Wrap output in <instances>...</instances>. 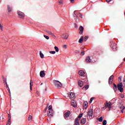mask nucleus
<instances>
[{
  "mask_svg": "<svg viewBox=\"0 0 125 125\" xmlns=\"http://www.w3.org/2000/svg\"><path fill=\"white\" fill-rule=\"evenodd\" d=\"M47 115L49 118L53 117V110H52V105H49L47 111Z\"/></svg>",
  "mask_w": 125,
  "mask_h": 125,
  "instance_id": "nucleus-1",
  "label": "nucleus"
},
{
  "mask_svg": "<svg viewBox=\"0 0 125 125\" xmlns=\"http://www.w3.org/2000/svg\"><path fill=\"white\" fill-rule=\"evenodd\" d=\"M53 83L56 88H61L62 87V83L58 80H54Z\"/></svg>",
  "mask_w": 125,
  "mask_h": 125,
  "instance_id": "nucleus-2",
  "label": "nucleus"
},
{
  "mask_svg": "<svg viewBox=\"0 0 125 125\" xmlns=\"http://www.w3.org/2000/svg\"><path fill=\"white\" fill-rule=\"evenodd\" d=\"M123 86H124V85L122 83H120L117 84L118 89L121 93L124 92V88H123Z\"/></svg>",
  "mask_w": 125,
  "mask_h": 125,
  "instance_id": "nucleus-3",
  "label": "nucleus"
},
{
  "mask_svg": "<svg viewBox=\"0 0 125 125\" xmlns=\"http://www.w3.org/2000/svg\"><path fill=\"white\" fill-rule=\"evenodd\" d=\"M111 105H112V103L111 102L108 103V102H106V104L104 105V106L103 107L104 109H106V108H109L108 111L111 110Z\"/></svg>",
  "mask_w": 125,
  "mask_h": 125,
  "instance_id": "nucleus-4",
  "label": "nucleus"
},
{
  "mask_svg": "<svg viewBox=\"0 0 125 125\" xmlns=\"http://www.w3.org/2000/svg\"><path fill=\"white\" fill-rule=\"evenodd\" d=\"M111 47L112 48L113 51H116V50H117V44L114 42H112Z\"/></svg>",
  "mask_w": 125,
  "mask_h": 125,
  "instance_id": "nucleus-5",
  "label": "nucleus"
},
{
  "mask_svg": "<svg viewBox=\"0 0 125 125\" xmlns=\"http://www.w3.org/2000/svg\"><path fill=\"white\" fill-rule=\"evenodd\" d=\"M71 105L72 107H74V108H76L77 107V102L75 100H72L71 101Z\"/></svg>",
  "mask_w": 125,
  "mask_h": 125,
  "instance_id": "nucleus-6",
  "label": "nucleus"
},
{
  "mask_svg": "<svg viewBox=\"0 0 125 125\" xmlns=\"http://www.w3.org/2000/svg\"><path fill=\"white\" fill-rule=\"evenodd\" d=\"M113 79H114V75H111L108 79V83L109 84H112V83H113Z\"/></svg>",
  "mask_w": 125,
  "mask_h": 125,
  "instance_id": "nucleus-7",
  "label": "nucleus"
},
{
  "mask_svg": "<svg viewBox=\"0 0 125 125\" xmlns=\"http://www.w3.org/2000/svg\"><path fill=\"white\" fill-rule=\"evenodd\" d=\"M40 75L41 78H44V77H45V72L44 71H41L40 72Z\"/></svg>",
  "mask_w": 125,
  "mask_h": 125,
  "instance_id": "nucleus-8",
  "label": "nucleus"
},
{
  "mask_svg": "<svg viewBox=\"0 0 125 125\" xmlns=\"http://www.w3.org/2000/svg\"><path fill=\"white\" fill-rule=\"evenodd\" d=\"M68 96L70 98H75V94L73 92H70L68 93Z\"/></svg>",
  "mask_w": 125,
  "mask_h": 125,
  "instance_id": "nucleus-9",
  "label": "nucleus"
},
{
  "mask_svg": "<svg viewBox=\"0 0 125 125\" xmlns=\"http://www.w3.org/2000/svg\"><path fill=\"white\" fill-rule=\"evenodd\" d=\"M18 15H19V16H20V17H21V18H23V17H24V16H25L24 13H23L22 12L19 11L18 12Z\"/></svg>",
  "mask_w": 125,
  "mask_h": 125,
  "instance_id": "nucleus-10",
  "label": "nucleus"
},
{
  "mask_svg": "<svg viewBox=\"0 0 125 125\" xmlns=\"http://www.w3.org/2000/svg\"><path fill=\"white\" fill-rule=\"evenodd\" d=\"M79 76H81V77H83L84 76V71L83 70H80L78 73Z\"/></svg>",
  "mask_w": 125,
  "mask_h": 125,
  "instance_id": "nucleus-11",
  "label": "nucleus"
},
{
  "mask_svg": "<svg viewBox=\"0 0 125 125\" xmlns=\"http://www.w3.org/2000/svg\"><path fill=\"white\" fill-rule=\"evenodd\" d=\"M88 115L89 117H92L93 116V111L92 109H90L88 112Z\"/></svg>",
  "mask_w": 125,
  "mask_h": 125,
  "instance_id": "nucleus-12",
  "label": "nucleus"
},
{
  "mask_svg": "<svg viewBox=\"0 0 125 125\" xmlns=\"http://www.w3.org/2000/svg\"><path fill=\"white\" fill-rule=\"evenodd\" d=\"M85 61L86 63H90V62H91V59H90V57H87L85 59Z\"/></svg>",
  "mask_w": 125,
  "mask_h": 125,
  "instance_id": "nucleus-13",
  "label": "nucleus"
},
{
  "mask_svg": "<svg viewBox=\"0 0 125 125\" xmlns=\"http://www.w3.org/2000/svg\"><path fill=\"white\" fill-rule=\"evenodd\" d=\"M69 116H70V113H69V111H68L67 112H66L64 114V118L65 120H68V118L69 117Z\"/></svg>",
  "mask_w": 125,
  "mask_h": 125,
  "instance_id": "nucleus-14",
  "label": "nucleus"
},
{
  "mask_svg": "<svg viewBox=\"0 0 125 125\" xmlns=\"http://www.w3.org/2000/svg\"><path fill=\"white\" fill-rule=\"evenodd\" d=\"M80 123L81 125H84V124L86 123V119L85 118H83L82 119H81Z\"/></svg>",
  "mask_w": 125,
  "mask_h": 125,
  "instance_id": "nucleus-15",
  "label": "nucleus"
},
{
  "mask_svg": "<svg viewBox=\"0 0 125 125\" xmlns=\"http://www.w3.org/2000/svg\"><path fill=\"white\" fill-rule=\"evenodd\" d=\"M78 84L80 87H82L83 86V82L80 80L78 81Z\"/></svg>",
  "mask_w": 125,
  "mask_h": 125,
  "instance_id": "nucleus-16",
  "label": "nucleus"
},
{
  "mask_svg": "<svg viewBox=\"0 0 125 125\" xmlns=\"http://www.w3.org/2000/svg\"><path fill=\"white\" fill-rule=\"evenodd\" d=\"M79 34H83V27L82 26H81L79 27Z\"/></svg>",
  "mask_w": 125,
  "mask_h": 125,
  "instance_id": "nucleus-17",
  "label": "nucleus"
},
{
  "mask_svg": "<svg viewBox=\"0 0 125 125\" xmlns=\"http://www.w3.org/2000/svg\"><path fill=\"white\" fill-rule=\"evenodd\" d=\"M11 120V116L10 115V114H8V122H7V124H6V125H9Z\"/></svg>",
  "mask_w": 125,
  "mask_h": 125,
  "instance_id": "nucleus-18",
  "label": "nucleus"
},
{
  "mask_svg": "<svg viewBox=\"0 0 125 125\" xmlns=\"http://www.w3.org/2000/svg\"><path fill=\"white\" fill-rule=\"evenodd\" d=\"M61 37L62 38V39H64L65 40H67V39H68V35L62 34L61 36Z\"/></svg>",
  "mask_w": 125,
  "mask_h": 125,
  "instance_id": "nucleus-19",
  "label": "nucleus"
},
{
  "mask_svg": "<svg viewBox=\"0 0 125 125\" xmlns=\"http://www.w3.org/2000/svg\"><path fill=\"white\" fill-rule=\"evenodd\" d=\"M89 87V85H85L84 86V87L83 88V90H87V89H88V88Z\"/></svg>",
  "mask_w": 125,
  "mask_h": 125,
  "instance_id": "nucleus-20",
  "label": "nucleus"
},
{
  "mask_svg": "<svg viewBox=\"0 0 125 125\" xmlns=\"http://www.w3.org/2000/svg\"><path fill=\"white\" fill-rule=\"evenodd\" d=\"M113 90L114 92H117V85L115 83H113Z\"/></svg>",
  "mask_w": 125,
  "mask_h": 125,
  "instance_id": "nucleus-21",
  "label": "nucleus"
},
{
  "mask_svg": "<svg viewBox=\"0 0 125 125\" xmlns=\"http://www.w3.org/2000/svg\"><path fill=\"white\" fill-rule=\"evenodd\" d=\"M83 113H81L79 116L78 117L76 118V119H78V121H80V120H81V118H82L83 117Z\"/></svg>",
  "mask_w": 125,
  "mask_h": 125,
  "instance_id": "nucleus-22",
  "label": "nucleus"
},
{
  "mask_svg": "<svg viewBox=\"0 0 125 125\" xmlns=\"http://www.w3.org/2000/svg\"><path fill=\"white\" fill-rule=\"evenodd\" d=\"M83 113H81L79 116L78 117L76 118V119H78V121H80V120H81V118H82L83 117Z\"/></svg>",
  "mask_w": 125,
  "mask_h": 125,
  "instance_id": "nucleus-23",
  "label": "nucleus"
},
{
  "mask_svg": "<svg viewBox=\"0 0 125 125\" xmlns=\"http://www.w3.org/2000/svg\"><path fill=\"white\" fill-rule=\"evenodd\" d=\"M83 37H82L79 40V43H83Z\"/></svg>",
  "mask_w": 125,
  "mask_h": 125,
  "instance_id": "nucleus-24",
  "label": "nucleus"
},
{
  "mask_svg": "<svg viewBox=\"0 0 125 125\" xmlns=\"http://www.w3.org/2000/svg\"><path fill=\"white\" fill-rule=\"evenodd\" d=\"M74 125H80V122H79V120H78V119H75Z\"/></svg>",
  "mask_w": 125,
  "mask_h": 125,
  "instance_id": "nucleus-25",
  "label": "nucleus"
},
{
  "mask_svg": "<svg viewBox=\"0 0 125 125\" xmlns=\"http://www.w3.org/2000/svg\"><path fill=\"white\" fill-rule=\"evenodd\" d=\"M30 90H32V87H33V81L32 80L30 81Z\"/></svg>",
  "mask_w": 125,
  "mask_h": 125,
  "instance_id": "nucleus-26",
  "label": "nucleus"
},
{
  "mask_svg": "<svg viewBox=\"0 0 125 125\" xmlns=\"http://www.w3.org/2000/svg\"><path fill=\"white\" fill-rule=\"evenodd\" d=\"M88 105V103H87V102L85 101L83 103V106L84 107H87Z\"/></svg>",
  "mask_w": 125,
  "mask_h": 125,
  "instance_id": "nucleus-27",
  "label": "nucleus"
},
{
  "mask_svg": "<svg viewBox=\"0 0 125 125\" xmlns=\"http://www.w3.org/2000/svg\"><path fill=\"white\" fill-rule=\"evenodd\" d=\"M40 57L41 58H43V57H44V55H43V54H42V51L40 52Z\"/></svg>",
  "mask_w": 125,
  "mask_h": 125,
  "instance_id": "nucleus-28",
  "label": "nucleus"
},
{
  "mask_svg": "<svg viewBox=\"0 0 125 125\" xmlns=\"http://www.w3.org/2000/svg\"><path fill=\"white\" fill-rule=\"evenodd\" d=\"M98 120H99V122L101 123L102 122H103V117H101L100 118H98Z\"/></svg>",
  "mask_w": 125,
  "mask_h": 125,
  "instance_id": "nucleus-29",
  "label": "nucleus"
},
{
  "mask_svg": "<svg viewBox=\"0 0 125 125\" xmlns=\"http://www.w3.org/2000/svg\"><path fill=\"white\" fill-rule=\"evenodd\" d=\"M54 49H55L56 52H58V51H59V48H58V47L55 46Z\"/></svg>",
  "mask_w": 125,
  "mask_h": 125,
  "instance_id": "nucleus-30",
  "label": "nucleus"
},
{
  "mask_svg": "<svg viewBox=\"0 0 125 125\" xmlns=\"http://www.w3.org/2000/svg\"><path fill=\"white\" fill-rule=\"evenodd\" d=\"M49 53L51 54H55L56 53V52L55 51H50Z\"/></svg>",
  "mask_w": 125,
  "mask_h": 125,
  "instance_id": "nucleus-31",
  "label": "nucleus"
},
{
  "mask_svg": "<svg viewBox=\"0 0 125 125\" xmlns=\"http://www.w3.org/2000/svg\"><path fill=\"white\" fill-rule=\"evenodd\" d=\"M12 8H11V7H10V6H8V12H10L12 10Z\"/></svg>",
  "mask_w": 125,
  "mask_h": 125,
  "instance_id": "nucleus-32",
  "label": "nucleus"
},
{
  "mask_svg": "<svg viewBox=\"0 0 125 125\" xmlns=\"http://www.w3.org/2000/svg\"><path fill=\"white\" fill-rule=\"evenodd\" d=\"M103 125H107V121L106 120H104L103 122Z\"/></svg>",
  "mask_w": 125,
  "mask_h": 125,
  "instance_id": "nucleus-33",
  "label": "nucleus"
},
{
  "mask_svg": "<svg viewBox=\"0 0 125 125\" xmlns=\"http://www.w3.org/2000/svg\"><path fill=\"white\" fill-rule=\"evenodd\" d=\"M44 37L46 39V40H49V37L46 35H44Z\"/></svg>",
  "mask_w": 125,
  "mask_h": 125,
  "instance_id": "nucleus-34",
  "label": "nucleus"
},
{
  "mask_svg": "<svg viewBox=\"0 0 125 125\" xmlns=\"http://www.w3.org/2000/svg\"><path fill=\"white\" fill-rule=\"evenodd\" d=\"M118 82H122V76H120L118 78Z\"/></svg>",
  "mask_w": 125,
  "mask_h": 125,
  "instance_id": "nucleus-35",
  "label": "nucleus"
},
{
  "mask_svg": "<svg viewBox=\"0 0 125 125\" xmlns=\"http://www.w3.org/2000/svg\"><path fill=\"white\" fill-rule=\"evenodd\" d=\"M120 97H121V98H124L125 97V95L123 94H120Z\"/></svg>",
  "mask_w": 125,
  "mask_h": 125,
  "instance_id": "nucleus-36",
  "label": "nucleus"
},
{
  "mask_svg": "<svg viewBox=\"0 0 125 125\" xmlns=\"http://www.w3.org/2000/svg\"><path fill=\"white\" fill-rule=\"evenodd\" d=\"M32 116L30 115L29 117H28V121H31V120H32Z\"/></svg>",
  "mask_w": 125,
  "mask_h": 125,
  "instance_id": "nucleus-37",
  "label": "nucleus"
},
{
  "mask_svg": "<svg viewBox=\"0 0 125 125\" xmlns=\"http://www.w3.org/2000/svg\"><path fill=\"white\" fill-rule=\"evenodd\" d=\"M125 107L123 106V109H122V110L121 111V112L122 113V114H124V110H125Z\"/></svg>",
  "mask_w": 125,
  "mask_h": 125,
  "instance_id": "nucleus-38",
  "label": "nucleus"
},
{
  "mask_svg": "<svg viewBox=\"0 0 125 125\" xmlns=\"http://www.w3.org/2000/svg\"><path fill=\"white\" fill-rule=\"evenodd\" d=\"M78 16H81V18H83V15L81 13L78 14Z\"/></svg>",
  "mask_w": 125,
  "mask_h": 125,
  "instance_id": "nucleus-39",
  "label": "nucleus"
},
{
  "mask_svg": "<svg viewBox=\"0 0 125 125\" xmlns=\"http://www.w3.org/2000/svg\"><path fill=\"white\" fill-rule=\"evenodd\" d=\"M46 33H47V34H49V35H51V32L49 31H46Z\"/></svg>",
  "mask_w": 125,
  "mask_h": 125,
  "instance_id": "nucleus-40",
  "label": "nucleus"
},
{
  "mask_svg": "<svg viewBox=\"0 0 125 125\" xmlns=\"http://www.w3.org/2000/svg\"><path fill=\"white\" fill-rule=\"evenodd\" d=\"M93 99H94V98H91V99H90V103H91V102H92V101H93Z\"/></svg>",
  "mask_w": 125,
  "mask_h": 125,
  "instance_id": "nucleus-41",
  "label": "nucleus"
},
{
  "mask_svg": "<svg viewBox=\"0 0 125 125\" xmlns=\"http://www.w3.org/2000/svg\"><path fill=\"white\" fill-rule=\"evenodd\" d=\"M124 64V62H122L119 66V68H121L122 67V66H123V64Z\"/></svg>",
  "mask_w": 125,
  "mask_h": 125,
  "instance_id": "nucleus-42",
  "label": "nucleus"
},
{
  "mask_svg": "<svg viewBox=\"0 0 125 125\" xmlns=\"http://www.w3.org/2000/svg\"><path fill=\"white\" fill-rule=\"evenodd\" d=\"M87 39H88V36H85V42L86 41V40H87Z\"/></svg>",
  "mask_w": 125,
  "mask_h": 125,
  "instance_id": "nucleus-43",
  "label": "nucleus"
},
{
  "mask_svg": "<svg viewBox=\"0 0 125 125\" xmlns=\"http://www.w3.org/2000/svg\"><path fill=\"white\" fill-rule=\"evenodd\" d=\"M73 16L74 17H76V11L74 12Z\"/></svg>",
  "mask_w": 125,
  "mask_h": 125,
  "instance_id": "nucleus-44",
  "label": "nucleus"
},
{
  "mask_svg": "<svg viewBox=\"0 0 125 125\" xmlns=\"http://www.w3.org/2000/svg\"><path fill=\"white\" fill-rule=\"evenodd\" d=\"M79 53H80V51L77 50V51H76V54H79Z\"/></svg>",
  "mask_w": 125,
  "mask_h": 125,
  "instance_id": "nucleus-45",
  "label": "nucleus"
},
{
  "mask_svg": "<svg viewBox=\"0 0 125 125\" xmlns=\"http://www.w3.org/2000/svg\"><path fill=\"white\" fill-rule=\"evenodd\" d=\"M0 29L2 31V26H1V24L0 23Z\"/></svg>",
  "mask_w": 125,
  "mask_h": 125,
  "instance_id": "nucleus-46",
  "label": "nucleus"
},
{
  "mask_svg": "<svg viewBox=\"0 0 125 125\" xmlns=\"http://www.w3.org/2000/svg\"><path fill=\"white\" fill-rule=\"evenodd\" d=\"M63 48H65V49L67 48V45H63Z\"/></svg>",
  "mask_w": 125,
  "mask_h": 125,
  "instance_id": "nucleus-47",
  "label": "nucleus"
},
{
  "mask_svg": "<svg viewBox=\"0 0 125 125\" xmlns=\"http://www.w3.org/2000/svg\"><path fill=\"white\" fill-rule=\"evenodd\" d=\"M50 36H52V37H55V35L54 34H53L52 33H51Z\"/></svg>",
  "mask_w": 125,
  "mask_h": 125,
  "instance_id": "nucleus-48",
  "label": "nucleus"
},
{
  "mask_svg": "<svg viewBox=\"0 0 125 125\" xmlns=\"http://www.w3.org/2000/svg\"><path fill=\"white\" fill-rule=\"evenodd\" d=\"M107 2H110V1H112V0H106Z\"/></svg>",
  "mask_w": 125,
  "mask_h": 125,
  "instance_id": "nucleus-49",
  "label": "nucleus"
},
{
  "mask_svg": "<svg viewBox=\"0 0 125 125\" xmlns=\"http://www.w3.org/2000/svg\"><path fill=\"white\" fill-rule=\"evenodd\" d=\"M123 84L125 85V79H124V82H123Z\"/></svg>",
  "mask_w": 125,
  "mask_h": 125,
  "instance_id": "nucleus-50",
  "label": "nucleus"
},
{
  "mask_svg": "<svg viewBox=\"0 0 125 125\" xmlns=\"http://www.w3.org/2000/svg\"><path fill=\"white\" fill-rule=\"evenodd\" d=\"M81 54L82 55H84V52H82Z\"/></svg>",
  "mask_w": 125,
  "mask_h": 125,
  "instance_id": "nucleus-51",
  "label": "nucleus"
},
{
  "mask_svg": "<svg viewBox=\"0 0 125 125\" xmlns=\"http://www.w3.org/2000/svg\"><path fill=\"white\" fill-rule=\"evenodd\" d=\"M74 0H70V1H71V2H74Z\"/></svg>",
  "mask_w": 125,
  "mask_h": 125,
  "instance_id": "nucleus-52",
  "label": "nucleus"
},
{
  "mask_svg": "<svg viewBox=\"0 0 125 125\" xmlns=\"http://www.w3.org/2000/svg\"><path fill=\"white\" fill-rule=\"evenodd\" d=\"M75 28H78V26L77 25V24H75Z\"/></svg>",
  "mask_w": 125,
  "mask_h": 125,
  "instance_id": "nucleus-53",
  "label": "nucleus"
},
{
  "mask_svg": "<svg viewBox=\"0 0 125 125\" xmlns=\"http://www.w3.org/2000/svg\"><path fill=\"white\" fill-rule=\"evenodd\" d=\"M59 2L60 3H62V1H60Z\"/></svg>",
  "mask_w": 125,
  "mask_h": 125,
  "instance_id": "nucleus-54",
  "label": "nucleus"
},
{
  "mask_svg": "<svg viewBox=\"0 0 125 125\" xmlns=\"http://www.w3.org/2000/svg\"><path fill=\"white\" fill-rule=\"evenodd\" d=\"M9 93L10 94V89H9Z\"/></svg>",
  "mask_w": 125,
  "mask_h": 125,
  "instance_id": "nucleus-55",
  "label": "nucleus"
},
{
  "mask_svg": "<svg viewBox=\"0 0 125 125\" xmlns=\"http://www.w3.org/2000/svg\"><path fill=\"white\" fill-rule=\"evenodd\" d=\"M77 19H78V17H76Z\"/></svg>",
  "mask_w": 125,
  "mask_h": 125,
  "instance_id": "nucleus-56",
  "label": "nucleus"
},
{
  "mask_svg": "<svg viewBox=\"0 0 125 125\" xmlns=\"http://www.w3.org/2000/svg\"><path fill=\"white\" fill-rule=\"evenodd\" d=\"M42 83H41V85H42Z\"/></svg>",
  "mask_w": 125,
  "mask_h": 125,
  "instance_id": "nucleus-57",
  "label": "nucleus"
}]
</instances>
